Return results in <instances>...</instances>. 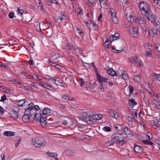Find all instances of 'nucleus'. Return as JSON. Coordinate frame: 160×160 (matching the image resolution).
<instances>
[{"label": "nucleus", "mask_w": 160, "mask_h": 160, "mask_svg": "<svg viewBox=\"0 0 160 160\" xmlns=\"http://www.w3.org/2000/svg\"><path fill=\"white\" fill-rule=\"evenodd\" d=\"M50 113V109L48 108H45L40 113H35L34 118L37 122H40L43 127L46 125L47 123V116Z\"/></svg>", "instance_id": "obj_1"}, {"label": "nucleus", "mask_w": 160, "mask_h": 160, "mask_svg": "<svg viewBox=\"0 0 160 160\" xmlns=\"http://www.w3.org/2000/svg\"><path fill=\"white\" fill-rule=\"evenodd\" d=\"M124 136L123 134L119 133H115L113 134L112 136V140L106 142V145L109 146L113 143L117 142H118L120 145H123L126 142V138Z\"/></svg>", "instance_id": "obj_2"}, {"label": "nucleus", "mask_w": 160, "mask_h": 160, "mask_svg": "<svg viewBox=\"0 0 160 160\" xmlns=\"http://www.w3.org/2000/svg\"><path fill=\"white\" fill-rule=\"evenodd\" d=\"M25 110L24 115L23 117V118L27 119H29L30 117L34 115L36 113V111L39 110L40 108L38 106L34 105L32 102H31L28 105V107Z\"/></svg>", "instance_id": "obj_3"}, {"label": "nucleus", "mask_w": 160, "mask_h": 160, "mask_svg": "<svg viewBox=\"0 0 160 160\" xmlns=\"http://www.w3.org/2000/svg\"><path fill=\"white\" fill-rule=\"evenodd\" d=\"M92 114L90 112H82V120L88 124H95L96 123V119L92 117Z\"/></svg>", "instance_id": "obj_4"}, {"label": "nucleus", "mask_w": 160, "mask_h": 160, "mask_svg": "<svg viewBox=\"0 0 160 160\" xmlns=\"http://www.w3.org/2000/svg\"><path fill=\"white\" fill-rule=\"evenodd\" d=\"M32 143L36 148L45 147L46 143L44 139L40 137H35L32 138Z\"/></svg>", "instance_id": "obj_5"}, {"label": "nucleus", "mask_w": 160, "mask_h": 160, "mask_svg": "<svg viewBox=\"0 0 160 160\" xmlns=\"http://www.w3.org/2000/svg\"><path fill=\"white\" fill-rule=\"evenodd\" d=\"M139 7L142 14L148 16L151 11L150 5L146 2H143L140 3Z\"/></svg>", "instance_id": "obj_6"}, {"label": "nucleus", "mask_w": 160, "mask_h": 160, "mask_svg": "<svg viewBox=\"0 0 160 160\" xmlns=\"http://www.w3.org/2000/svg\"><path fill=\"white\" fill-rule=\"evenodd\" d=\"M97 81L99 82L101 87H107V86L108 78H105L99 74H96Z\"/></svg>", "instance_id": "obj_7"}, {"label": "nucleus", "mask_w": 160, "mask_h": 160, "mask_svg": "<svg viewBox=\"0 0 160 160\" xmlns=\"http://www.w3.org/2000/svg\"><path fill=\"white\" fill-rule=\"evenodd\" d=\"M131 62L132 64L136 66L141 67L142 63L140 62L139 58L138 56H134L131 59Z\"/></svg>", "instance_id": "obj_8"}, {"label": "nucleus", "mask_w": 160, "mask_h": 160, "mask_svg": "<svg viewBox=\"0 0 160 160\" xmlns=\"http://www.w3.org/2000/svg\"><path fill=\"white\" fill-rule=\"evenodd\" d=\"M110 14L111 18L115 24H117L118 22V20L116 16L115 11L112 8L110 9V12H109Z\"/></svg>", "instance_id": "obj_9"}, {"label": "nucleus", "mask_w": 160, "mask_h": 160, "mask_svg": "<svg viewBox=\"0 0 160 160\" xmlns=\"http://www.w3.org/2000/svg\"><path fill=\"white\" fill-rule=\"evenodd\" d=\"M147 18L148 20L150 21L152 23L155 25L158 24V20H157L156 18L154 15H150L149 13H148L147 16H145Z\"/></svg>", "instance_id": "obj_10"}, {"label": "nucleus", "mask_w": 160, "mask_h": 160, "mask_svg": "<svg viewBox=\"0 0 160 160\" xmlns=\"http://www.w3.org/2000/svg\"><path fill=\"white\" fill-rule=\"evenodd\" d=\"M127 19L128 22L132 23L137 22V18L133 16L130 13H127L126 15Z\"/></svg>", "instance_id": "obj_11"}, {"label": "nucleus", "mask_w": 160, "mask_h": 160, "mask_svg": "<svg viewBox=\"0 0 160 160\" xmlns=\"http://www.w3.org/2000/svg\"><path fill=\"white\" fill-rule=\"evenodd\" d=\"M157 30L154 29H152L148 31V35L150 37H154L157 35Z\"/></svg>", "instance_id": "obj_12"}, {"label": "nucleus", "mask_w": 160, "mask_h": 160, "mask_svg": "<svg viewBox=\"0 0 160 160\" xmlns=\"http://www.w3.org/2000/svg\"><path fill=\"white\" fill-rule=\"evenodd\" d=\"M147 22L146 19L142 17H138L137 18V22L140 24H145Z\"/></svg>", "instance_id": "obj_13"}, {"label": "nucleus", "mask_w": 160, "mask_h": 160, "mask_svg": "<svg viewBox=\"0 0 160 160\" xmlns=\"http://www.w3.org/2000/svg\"><path fill=\"white\" fill-rule=\"evenodd\" d=\"M134 150L136 153H141L143 151V149L142 147L138 145H135L134 147Z\"/></svg>", "instance_id": "obj_14"}, {"label": "nucleus", "mask_w": 160, "mask_h": 160, "mask_svg": "<svg viewBox=\"0 0 160 160\" xmlns=\"http://www.w3.org/2000/svg\"><path fill=\"white\" fill-rule=\"evenodd\" d=\"M109 113L110 115L113 118L117 119L118 117V114L116 111L110 109L109 110Z\"/></svg>", "instance_id": "obj_15"}, {"label": "nucleus", "mask_w": 160, "mask_h": 160, "mask_svg": "<svg viewBox=\"0 0 160 160\" xmlns=\"http://www.w3.org/2000/svg\"><path fill=\"white\" fill-rule=\"evenodd\" d=\"M18 105L20 107H24L26 105V102L27 100L25 99H22L20 100H17L16 101Z\"/></svg>", "instance_id": "obj_16"}, {"label": "nucleus", "mask_w": 160, "mask_h": 160, "mask_svg": "<svg viewBox=\"0 0 160 160\" xmlns=\"http://www.w3.org/2000/svg\"><path fill=\"white\" fill-rule=\"evenodd\" d=\"M119 77L125 80L128 79V74L126 71L123 70L121 71V74L119 75Z\"/></svg>", "instance_id": "obj_17"}, {"label": "nucleus", "mask_w": 160, "mask_h": 160, "mask_svg": "<svg viewBox=\"0 0 160 160\" xmlns=\"http://www.w3.org/2000/svg\"><path fill=\"white\" fill-rule=\"evenodd\" d=\"M65 19V17L64 15L61 14H59L58 16L55 18L56 21L58 22H60L62 19L64 20Z\"/></svg>", "instance_id": "obj_18"}, {"label": "nucleus", "mask_w": 160, "mask_h": 160, "mask_svg": "<svg viewBox=\"0 0 160 160\" xmlns=\"http://www.w3.org/2000/svg\"><path fill=\"white\" fill-rule=\"evenodd\" d=\"M139 33V28L138 27H135L133 28V32L132 33V36L135 38H137L138 36Z\"/></svg>", "instance_id": "obj_19"}, {"label": "nucleus", "mask_w": 160, "mask_h": 160, "mask_svg": "<svg viewBox=\"0 0 160 160\" xmlns=\"http://www.w3.org/2000/svg\"><path fill=\"white\" fill-rule=\"evenodd\" d=\"M47 3L50 6H52L53 4H55L58 6L60 5V4L56 0H48L47 1Z\"/></svg>", "instance_id": "obj_20"}, {"label": "nucleus", "mask_w": 160, "mask_h": 160, "mask_svg": "<svg viewBox=\"0 0 160 160\" xmlns=\"http://www.w3.org/2000/svg\"><path fill=\"white\" fill-rule=\"evenodd\" d=\"M112 41L113 40H112L111 39H108L103 44V46L106 49L109 48V46Z\"/></svg>", "instance_id": "obj_21"}, {"label": "nucleus", "mask_w": 160, "mask_h": 160, "mask_svg": "<svg viewBox=\"0 0 160 160\" xmlns=\"http://www.w3.org/2000/svg\"><path fill=\"white\" fill-rule=\"evenodd\" d=\"M142 142L145 144L151 145L152 147V148H154L155 145L154 143L149 140H143L142 141Z\"/></svg>", "instance_id": "obj_22"}, {"label": "nucleus", "mask_w": 160, "mask_h": 160, "mask_svg": "<svg viewBox=\"0 0 160 160\" xmlns=\"http://www.w3.org/2000/svg\"><path fill=\"white\" fill-rule=\"evenodd\" d=\"M129 104L130 106L133 107L137 104V103L135 102V100L134 98L129 99Z\"/></svg>", "instance_id": "obj_23"}, {"label": "nucleus", "mask_w": 160, "mask_h": 160, "mask_svg": "<svg viewBox=\"0 0 160 160\" xmlns=\"http://www.w3.org/2000/svg\"><path fill=\"white\" fill-rule=\"evenodd\" d=\"M47 154L49 156L53 157L55 158H57L58 157V154L55 152H51L48 151L47 152Z\"/></svg>", "instance_id": "obj_24"}, {"label": "nucleus", "mask_w": 160, "mask_h": 160, "mask_svg": "<svg viewBox=\"0 0 160 160\" xmlns=\"http://www.w3.org/2000/svg\"><path fill=\"white\" fill-rule=\"evenodd\" d=\"M14 132L12 131H5L3 133L4 135L8 137H11L14 135Z\"/></svg>", "instance_id": "obj_25"}, {"label": "nucleus", "mask_w": 160, "mask_h": 160, "mask_svg": "<svg viewBox=\"0 0 160 160\" xmlns=\"http://www.w3.org/2000/svg\"><path fill=\"white\" fill-rule=\"evenodd\" d=\"M123 130L126 134L131 135L132 133L131 130L128 127H125L123 128Z\"/></svg>", "instance_id": "obj_26"}, {"label": "nucleus", "mask_w": 160, "mask_h": 160, "mask_svg": "<svg viewBox=\"0 0 160 160\" xmlns=\"http://www.w3.org/2000/svg\"><path fill=\"white\" fill-rule=\"evenodd\" d=\"M108 73L111 76H115L116 75V72L112 69H109L108 71Z\"/></svg>", "instance_id": "obj_27"}, {"label": "nucleus", "mask_w": 160, "mask_h": 160, "mask_svg": "<svg viewBox=\"0 0 160 160\" xmlns=\"http://www.w3.org/2000/svg\"><path fill=\"white\" fill-rule=\"evenodd\" d=\"M62 98L65 100L72 101V98L69 97V95L64 94L62 96Z\"/></svg>", "instance_id": "obj_28"}, {"label": "nucleus", "mask_w": 160, "mask_h": 160, "mask_svg": "<svg viewBox=\"0 0 160 160\" xmlns=\"http://www.w3.org/2000/svg\"><path fill=\"white\" fill-rule=\"evenodd\" d=\"M123 3L122 5L124 7H126V8L128 7L130 5L129 2L127 0H120Z\"/></svg>", "instance_id": "obj_29"}, {"label": "nucleus", "mask_w": 160, "mask_h": 160, "mask_svg": "<svg viewBox=\"0 0 160 160\" xmlns=\"http://www.w3.org/2000/svg\"><path fill=\"white\" fill-rule=\"evenodd\" d=\"M133 79L136 82H140L141 81V77L139 75H135L134 76Z\"/></svg>", "instance_id": "obj_30"}, {"label": "nucleus", "mask_w": 160, "mask_h": 160, "mask_svg": "<svg viewBox=\"0 0 160 160\" xmlns=\"http://www.w3.org/2000/svg\"><path fill=\"white\" fill-rule=\"evenodd\" d=\"M119 36L120 34L119 33H116L114 35H112L111 39L113 41L115 40L118 39Z\"/></svg>", "instance_id": "obj_31"}, {"label": "nucleus", "mask_w": 160, "mask_h": 160, "mask_svg": "<svg viewBox=\"0 0 160 160\" xmlns=\"http://www.w3.org/2000/svg\"><path fill=\"white\" fill-rule=\"evenodd\" d=\"M14 119H16L18 117V112L14 110H13V112L12 114V116Z\"/></svg>", "instance_id": "obj_32"}, {"label": "nucleus", "mask_w": 160, "mask_h": 160, "mask_svg": "<svg viewBox=\"0 0 160 160\" xmlns=\"http://www.w3.org/2000/svg\"><path fill=\"white\" fill-rule=\"evenodd\" d=\"M42 77L38 75H34V80H39L42 81Z\"/></svg>", "instance_id": "obj_33"}, {"label": "nucleus", "mask_w": 160, "mask_h": 160, "mask_svg": "<svg viewBox=\"0 0 160 160\" xmlns=\"http://www.w3.org/2000/svg\"><path fill=\"white\" fill-rule=\"evenodd\" d=\"M56 85L58 86V85L63 86L62 85V83L61 82V80L59 78H56Z\"/></svg>", "instance_id": "obj_34"}, {"label": "nucleus", "mask_w": 160, "mask_h": 160, "mask_svg": "<svg viewBox=\"0 0 160 160\" xmlns=\"http://www.w3.org/2000/svg\"><path fill=\"white\" fill-rule=\"evenodd\" d=\"M152 3L153 2L155 6H160V0H151Z\"/></svg>", "instance_id": "obj_35"}, {"label": "nucleus", "mask_w": 160, "mask_h": 160, "mask_svg": "<svg viewBox=\"0 0 160 160\" xmlns=\"http://www.w3.org/2000/svg\"><path fill=\"white\" fill-rule=\"evenodd\" d=\"M114 128L117 130L120 131L122 129V127L120 124H116L114 126Z\"/></svg>", "instance_id": "obj_36"}, {"label": "nucleus", "mask_w": 160, "mask_h": 160, "mask_svg": "<svg viewBox=\"0 0 160 160\" xmlns=\"http://www.w3.org/2000/svg\"><path fill=\"white\" fill-rule=\"evenodd\" d=\"M66 152L67 154L70 156H73L75 154V153L74 152L70 150H67L66 151Z\"/></svg>", "instance_id": "obj_37"}, {"label": "nucleus", "mask_w": 160, "mask_h": 160, "mask_svg": "<svg viewBox=\"0 0 160 160\" xmlns=\"http://www.w3.org/2000/svg\"><path fill=\"white\" fill-rule=\"evenodd\" d=\"M77 13L78 14H80L82 15L83 13V12L82 9L81 8H78L77 9Z\"/></svg>", "instance_id": "obj_38"}, {"label": "nucleus", "mask_w": 160, "mask_h": 160, "mask_svg": "<svg viewBox=\"0 0 160 160\" xmlns=\"http://www.w3.org/2000/svg\"><path fill=\"white\" fill-rule=\"evenodd\" d=\"M100 5L101 7H106V0H104L100 2Z\"/></svg>", "instance_id": "obj_39"}, {"label": "nucleus", "mask_w": 160, "mask_h": 160, "mask_svg": "<svg viewBox=\"0 0 160 160\" xmlns=\"http://www.w3.org/2000/svg\"><path fill=\"white\" fill-rule=\"evenodd\" d=\"M67 48L70 50H75L76 49L75 46L73 45L67 46Z\"/></svg>", "instance_id": "obj_40"}, {"label": "nucleus", "mask_w": 160, "mask_h": 160, "mask_svg": "<svg viewBox=\"0 0 160 160\" xmlns=\"http://www.w3.org/2000/svg\"><path fill=\"white\" fill-rule=\"evenodd\" d=\"M150 94L152 96H155L157 99H158V97L157 94L155 93V92L151 90V91H149Z\"/></svg>", "instance_id": "obj_41"}, {"label": "nucleus", "mask_w": 160, "mask_h": 160, "mask_svg": "<svg viewBox=\"0 0 160 160\" xmlns=\"http://www.w3.org/2000/svg\"><path fill=\"white\" fill-rule=\"evenodd\" d=\"M103 130L106 132L110 131L111 129L108 126H105L103 128Z\"/></svg>", "instance_id": "obj_42"}, {"label": "nucleus", "mask_w": 160, "mask_h": 160, "mask_svg": "<svg viewBox=\"0 0 160 160\" xmlns=\"http://www.w3.org/2000/svg\"><path fill=\"white\" fill-rule=\"evenodd\" d=\"M48 63L52 66L55 67L57 65L56 62H52L51 60H48Z\"/></svg>", "instance_id": "obj_43"}, {"label": "nucleus", "mask_w": 160, "mask_h": 160, "mask_svg": "<svg viewBox=\"0 0 160 160\" xmlns=\"http://www.w3.org/2000/svg\"><path fill=\"white\" fill-rule=\"evenodd\" d=\"M129 95L130 96L133 93V87L131 85H130L129 87Z\"/></svg>", "instance_id": "obj_44"}, {"label": "nucleus", "mask_w": 160, "mask_h": 160, "mask_svg": "<svg viewBox=\"0 0 160 160\" xmlns=\"http://www.w3.org/2000/svg\"><path fill=\"white\" fill-rule=\"evenodd\" d=\"M152 51L149 50L146 51L145 52V55L147 57H151L152 56Z\"/></svg>", "instance_id": "obj_45"}, {"label": "nucleus", "mask_w": 160, "mask_h": 160, "mask_svg": "<svg viewBox=\"0 0 160 160\" xmlns=\"http://www.w3.org/2000/svg\"><path fill=\"white\" fill-rule=\"evenodd\" d=\"M153 77L155 78L158 79V80L160 81V74H158L156 73L153 74Z\"/></svg>", "instance_id": "obj_46"}, {"label": "nucleus", "mask_w": 160, "mask_h": 160, "mask_svg": "<svg viewBox=\"0 0 160 160\" xmlns=\"http://www.w3.org/2000/svg\"><path fill=\"white\" fill-rule=\"evenodd\" d=\"M155 106L160 109V102L158 101H156L154 103Z\"/></svg>", "instance_id": "obj_47"}, {"label": "nucleus", "mask_w": 160, "mask_h": 160, "mask_svg": "<svg viewBox=\"0 0 160 160\" xmlns=\"http://www.w3.org/2000/svg\"><path fill=\"white\" fill-rule=\"evenodd\" d=\"M54 55H53L52 58H53V60H54L57 59V58L60 57V55L57 53H54Z\"/></svg>", "instance_id": "obj_48"}, {"label": "nucleus", "mask_w": 160, "mask_h": 160, "mask_svg": "<svg viewBox=\"0 0 160 160\" xmlns=\"http://www.w3.org/2000/svg\"><path fill=\"white\" fill-rule=\"evenodd\" d=\"M143 101L145 102L146 105L147 104L149 105V103L150 102L149 101L146 97H145L143 98Z\"/></svg>", "instance_id": "obj_49"}, {"label": "nucleus", "mask_w": 160, "mask_h": 160, "mask_svg": "<svg viewBox=\"0 0 160 160\" xmlns=\"http://www.w3.org/2000/svg\"><path fill=\"white\" fill-rule=\"evenodd\" d=\"M38 84L40 86H42L43 88L46 87V83L45 82H37Z\"/></svg>", "instance_id": "obj_50"}, {"label": "nucleus", "mask_w": 160, "mask_h": 160, "mask_svg": "<svg viewBox=\"0 0 160 160\" xmlns=\"http://www.w3.org/2000/svg\"><path fill=\"white\" fill-rule=\"evenodd\" d=\"M18 14H19L20 15H21L22 16L23 14V12H24V11L22 9H20L19 8H18Z\"/></svg>", "instance_id": "obj_51"}, {"label": "nucleus", "mask_w": 160, "mask_h": 160, "mask_svg": "<svg viewBox=\"0 0 160 160\" xmlns=\"http://www.w3.org/2000/svg\"><path fill=\"white\" fill-rule=\"evenodd\" d=\"M7 99V98L6 95H3L1 97V99L0 100V102H3Z\"/></svg>", "instance_id": "obj_52"}, {"label": "nucleus", "mask_w": 160, "mask_h": 160, "mask_svg": "<svg viewBox=\"0 0 160 160\" xmlns=\"http://www.w3.org/2000/svg\"><path fill=\"white\" fill-rule=\"evenodd\" d=\"M46 87H44V88H47L48 89H51L52 88V85H49V84L47 83H46Z\"/></svg>", "instance_id": "obj_53"}, {"label": "nucleus", "mask_w": 160, "mask_h": 160, "mask_svg": "<svg viewBox=\"0 0 160 160\" xmlns=\"http://www.w3.org/2000/svg\"><path fill=\"white\" fill-rule=\"evenodd\" d=\"M155 48L156 50L160 52V44H156Z\"/></svg>", "instance_id": "obj_54"}, {"label": "nucleus", "mask_w": 160, "mask_h": 160, "mask_svg": "<svg viewBox=\"0 0 160 160\" xmlns=\"http://www.w3.org/2000/svg\"><path fill=\"white\" fill-rule=\"evenodd\" d=\"M12 81L15 84H20V82L17 79H13L12 80Z\"/></svg>", "instance_id": "obj_55"}, {"label": "nucleus", "mask_w": 160, "mask_h": 160, "mask_svg": "<svg viewBox=\"0 0 160 160\" xmlns=\"http://www.w3.org/2000/svg\"><path fill=\"white\" fill-rule=\"evenodd\" d=\"M102 117V115L101 114H96L95 115V118H96V119L98 120H99Z\"/></svg>", "instance_id": "obj_56"}, {"label": "nucleus", "mask_w": 160, "mask_h": 160, "mask_svg": "<svg viewBox=\"0 0 160 160\" xmlns=\"http://www.w3.org/2000/svg\"><path fill=\"white\" fill-rule=\"evenodd\" d=\"M127 120L129 122H132L133 121V118L130 116H128L127 118Z\"/></svg>", "instance_id": "obj_57"}, {"label": "nucleus", "mask_w": 160, "mask_h": 160, "mask_svg": "<svg viewBox=\"0 0 160 160\" xmlns=\"http://www.w3.org/2000/svg\"><path fill=\"white\" fill-rule=\"evenodd\" d=\"M14 14L12 12L10 13L8 15L9 17L11 19L13 18L14 17Z\"/></svg>", "instance_id": "obj_58"}, {"label": "nucleus", "mask_w": 160, "mask_h": 160, "mask_svg": "<svg viewBox=\"0 0 160 160\" xmlns=\"http://www.w3.org/2000/svg\"><path fill=\"white\" fill-rule=\"evenodd\" d=\"M27 78L28 79H32L34 80V75H28L26 76Z\"/></svg>", "instance_id": "obj_59"}, {"label": "nucleus", "mask_w": 160, "mask_h": 160, "mask_svg": "<svg viewBox=\"0 0 160 160\" xmlns=\"http://www.w3.org/2000/svg\"><path fill=\"white\" fill-rule=\"evenodd\" d=\"M24 89L28 91H30L31 90L32 88L30 86H26L24 87Z\"/></svg>", "instance_id": "obj_60"}, {"label": "nucleus", "mask_w": 160, "mask_h": 160, "mask_svg": "<svg viewBox=\"0 0 160 160\" xmlns=\"http://www.w3.org/2000/svg\"><path fill=\"white\" fill-rule=\"evenodd\" d=\"M4 109L0 106V114L2 115L4 113Z\"/></svg>", "instance_id": "obj_61"}, {"label": "nucleus", "mask_w": 160, "mask_h": 160, "mask_svg": "<svg viewBox=\"0 0 160 160\" xmlns=\"http://www.w3.org/2000/svg\"><path fill=\"white\" fill-rule=\"evenodd\" d=\"M84 79L82 78H80L79 80V84L81 87L82 86L83 83Z\"/></svg>", "instance_id": "obj_62"}, {"label": "nucleus", "mask_w": 160, "mask_h": 160, "mask_svg": "<svg viewBox=\"0 0 160 160\" xmlns=\"http://www.w3.org/2000/svg\"><path fill=\"white\" fill-rule=\"evenodd\" d=\"M76 32L77 33L79 34L80 33H82V31L81 30L79 29V28H76L75 30Z\"/></svg>", "instance_id": "obj_63"}, {"label": "nucleus", "mask_w": 160, "mask_h": 160, "mask_svg": "<svg viewBox=\"0 0 160 160\" xmlns=\"http://www.w3.org/2000/svg\"><path fill=\"white\" fill-rule=\"evenodd\" d=\"M156 142L159 145H160V138H157L155 140Z\"/></svg>", "instance_id": "obj_64"}]
</instances>
